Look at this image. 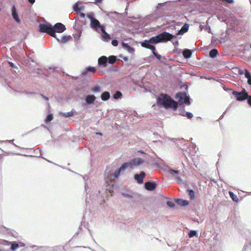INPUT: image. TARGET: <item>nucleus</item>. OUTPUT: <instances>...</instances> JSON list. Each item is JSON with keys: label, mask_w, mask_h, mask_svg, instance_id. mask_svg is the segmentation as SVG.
Returning <instances> with one entry per match:
<instances>
[{"label": "nucleus", "mask_w": 251, "mask_h": 251, "mask_svg": "<svg viewBox=\"0 0 251 251\" xmlns=\"http://www.w3.org/2000/svg\"><path fill=\"white\" fill-rule=\"evenodd\" d=\"M204 30L207 31L208 33H212L211 31V28L208 25L205 26Z\"/></svg>", "instance_id": "nucleus-58"}, {"label": "nucleus", "mask_w": 251, "mask_h": 251, "mask_svg": "<svg viewBox=\"0 0 251 251\" xmlns=\"http://www.w3.org/2000/svg\"><path fill=\"white\" fill-rule=\"evenodd\" d=\"M122 93L119 91H116L113 95V98L115 100H118L119 99H121L122 97Z\"/></svg>", "instance_id": "nucleus-40"}, {"label": "nucleus", "mask_w": 251, "mask_h": 251, "mask_svg": "<svg viewBox=\"0 0 251 251\" xmlns=\"http://www.w3.org/2000/svg\"><path fill=\"white\" fill-rule=\"evenodd\" d=\"M232 94L237 101H242L246 100V98L244 97V96L238 91H233Z\"/></svg>", "instance_id": "nucleus-21"}, {"label": "nucleus", "mask_w": 251, "mask_h": 251, "mask_svg": "<svg viewBox=\"0 0 251 251\" xmlns=\"http://www.w3.org/2000/svg\"><path fill=\"white\" fill-rule=\"evenodd\" d=\"M80 99L84 100V102L82 103V106L84 108H87L95 104L97 98L93 94H89L85 96L83 98H81Z\"/></svg>", "instance_id": "nucleus-5"}, {"label": "nucleus", "mask_w": 251, "mask_h": 251, "mask_svg": "<svg viewBox=\"0 0 251 251\" xmlns=\"http://www.w3.org/2000/svg\"><path fill=\"white\" fill-rule=\"evenodd\" d=\"M70 37L71 36H70L63 35L62 36L61 39H60V42L65 43L69 40Z\"/></svg>", "instance_id": "nucleus-41"}, {"label": "nucleus", "mask_w": 251, "mask_h": 251, "mask_svg": "<svg viewBox=\"0 0 251 251\" xmlns=\"http://www.w3.org/2000/svg\"><path fill=\"white\" fill-rule=\"evenodd\" d=\"M58 248V246L51 247L49 246H41L40 247V249L42 251H56L57 250V248Z\"/></svg>", "instance_id": "nucleus-28"}, {"label": "nucleus", "mask_w": 251, "mask_h": 251, "mask_svg": "<svg viewBox=\"0 0 251 251\" xmlns=\"http://www.w3.org/2000/svg\"><path fill=\"white\" fill-rule=\"evenodd\" d=\"M90 26L92 29L98 32L99 29H101V27L102 26L105 25H101L99 20H98L97 19H93V20H91V21H90Z\"/></svg>", "instance_id": "nucleus-7"}, {"label": "nucleus", "mask_w": 251, "mask_h": 251, "mask_svg": "<svg viewBox=\"0 0 251 251\" xmlns=\"http://www.w3.org/2000/svg\"><path fill=\"white\" fill-rule=\"evenodd\" d=\"M146 176V173L143 171H141L140 174H134V178L139 184H142L144 182V178Z\"/></svg>", "instance_id": "nucleus-13"}, {"label": "nucleus", "mask_w": 251, "mask_h": 251, "mask_svg": "<svg viewBox=\"0 0 251 251\" xmlns=\"http://www.w3.org/2000/svg\"><path fill=\"white\" fill-rule=\"evenodd\" d=\"M183 0H173V1H167V2H163V3H158V4L156 6V9H159L160 7H161L162 6L168 5V3L174 4V3H175L176 1L182 2Z\"/></svg>", "instance_id": "nucleus-26"}, {"label": "nucleus", "mask_w": 251, "mask_h": 251, "mask_svg": "<svg viewBox=\"0 0 251 251\" xmlns=\"http://www.w3.org/2000/svg\"><path fill=\"white\" fill-rule=\"evenodd\" d=\"M240 92L244 96V97L246 98V99L249 97V95L245 88H242V91Z\"/></svg>", "instance_id": "nucleus-45"}, {"label": "nucleus", "mask_w": 251, "mask_h": 251, "mask_svg": "<svg viewBox=\"0 0 251 251\" xmlns=\"http://www.w3.org/2000/svg\"><path fill=\"white\" fill-rule=\"evenodd\" d=\"M145 188L149 191H152L155 190L157 187V184L154 181H148L144 184Z\"/></svg>", "instance_id": "nucleus-15"}, {"label": "nucleus", "mask_w": 251, "mask_h": 251, "mask_svg": "<svg viewBox=\"0 0 251 251\" xmlns=\"http://www.w3.org/2000/svg\"><path fill=\"white\" fill-rule=\"evenodd\" d=\"M10 246V250L12 251H15L19 247V244L16 242H11Z\"/></svg>", "instance_id": "nucleus-36"}, {"label": "nucleus", "mask_w": 251, "mask_h": 251, "mask_svg": "<svg viewBox=\"0 0 251 251\" xmlns=\"http://www.w3.org/2000/svg\"><path fill=\"white\" fill-rule=\"evenodd\" d=\"M91 91L93 93H96L101 92V90L100 87L99 85H96L91 89Z\"/></svg>", "instance_id": "nucleus-39"}, {"label": "nucleus", "mask_w": 251, "mask_h": 251, "mask_svg": "<svg viewBox=\"0 0 251 251\" xmlns=\"http://www.w3.org/2000/svg\"><path fill=\"white\" fill-rule=\"evenodd\" d=\"M150 50H151V52H152L153 56H154L157 53V52L156 51V47L155 46H152L151 48L150 49Z\"/></svg>", "instance_id": "nucleus-54"}, {"label": "nucleus", "mask_w": 251, "mask_h": 251, "mask_svg": "<svg viewBox=\"0 0 251 251\" xmlns=\"http://www.w3.org/2000/svg\"><path fill=\"white\" fill-rule=\"evenodd\" d=\"M192 53H193V51H192V50L187 49H185L182 52V55H183V57L185 59H187L190 58L191 57Z\"/></svg>", "instance_id": "nucleus-27"}, {"label": "nucleus", "mask_w": 251, "mask_h": 251, "mask_svg": "<svg viewBox=\"0 0 251 251\" xmlns=\"http://www.w3.org/2000/svg\"><path fill=\"white\" fill-rule=\"evenodd\" d=\"M8 64L11 68L18 69V67L12 62L8 61Z\"/></svg>", "instance_id": "nucleus-56"}, {"label": "nucleus", "mask_w": 251, "mask_h": 251, "mask_svg": "<svg viewBox=\"0 0 251 251\" xmlns=\"http://www.w3.org/2000/svg\"><path fill=\"white\" fill-rule=\"evenodd\" d=\"M53 25L48 22L44 21L43 23L39 25V31L41 33H46L48 34L55 35V33L52 32Z\"/></svg>", "instance_id": "nucleus-3"}, {"label": "nucleus", "mask_w": 251, "mask_h": 251, "mask_svg": "<svg viewBox=\"0 0 251 251\" xmlns=\"http://www.w3.org/2000/svg\"><path fill=\"white\" fill-rule=\"evenodd\" d=\"M107 58H108V63L109 64H113L118 60L117 56L115 55H110L107 57Z\"/></svg>", "instance_id": "nucleus-30"}, {"label": "nucleus", "mask_w": 251, "mask_h": 251, "mask_svg": "<svg viewBox=\"0 0 251 251\" xmlns=\"http://www.w3.org/2000/svg\"><path fill=\"white\" fill-rule=\"evenodd\" d=\"M161 17V15L157 11L147 16V19L150 22H153L157 20Z\"/></svg>", "instance_id": "nucleus-20"}, {"label": "nucleus", "mask_w": 251, "mask_h": 251, "mask_svg": "<svg viewBox=\"0 0 251 251\" xmlns=\"http://www.w3.org/2000/svg\"><path fill=\"white\" fill-rule=\"evenodd\" d=\"M230 13L229 10H225L218 13L217 17L220 21L225 22L228 19Z\"/></svg>", "instance_id": "nucleus-11"}, {"label": "nucleus", "mask_w": 251, "mask_h": 251, "mask_svg": "<svg viewBox=\"0 0 251 251\" xmlns=\"http://www.w3.org/2000/svg\"><path fill=\"white\" fill-rule=\"evenodd\" d=\"M145 162L144 160L140 157L134 158L128 162H126L129 169L142 165Z\"/></svg>", "instance_id": "nucleus-6"}, {"label": "nucleus", "mask_w": 251, "mask_h": 251, "mask_svg": "<svg viewBox=\"0 0 251 251\" xmlns=\"http://www.w3.org/2000/svg\"><path fill=\"white\" fill-rule=\"evenodd\" d=\"M188 235L190 238H193L194 237H198V231L196 230H191L188 232Z\"/></svg>", "instance_id": "nucleus-37"}, {"label": "nucleus", "mask_w": 251, "mask_h": 251, "mask_svg": "<svg viewBox=\"0 0 251 251\" xmlns=\"http://www.w3.org/2000/svg\"><path fill=\"white\" fill-rule=\"evenodd\" d=\"M175 99L178 100V102L187 105L191 104L190 97L186 92H179L176 93Z\"/></svg>", "instance_id": "nucleus-4"}, {"label": "nucleus", "mask_w": 251, "mask_h": 251, "mask_svg": "<svg viewBox=\"0 0 251 251\" xmlns=\"http://www.w3.org/2000/svg\"><path fill=\"white\" fill-rule=\"evenodd\" d=\"M245 77L247 79L248 84L251 86V74L247 69H245Z\"/></svg>", "instance_id": "nucleus-34"}, {"label": "nucleus", "mask_w": 251, "mask_h": 251, "mask_svg": "<svg viewBox=\"0 0 251 251\" xmlns=\"http://www.w3.org/2000/svg\"><path fill=\"white\" fill-rule=\"evenodd\" d=\"M102 1H103V0H95V1L94 2V3L97 4H100L102 2Z\"/></svg>", "instance_id": "nucleus-64"}, {"label": "nucleus", "mask_w": 251, "mask_h": 251, "mask_svg": "<svg viewBox=\"0 0 251 251\" xmlns=\"http://www.w3.org/2000/svg\"><path fill=\"white\" fill-rule=\"evenodd\" d=\"M154 56H155L157 59L160 60L162 58V56L161 55L157 53Z\"/></svg>", "instance_id": "nucleus-62"}, {"label": "nucleus", "mask_w": 251, "mask_h": 251, "mask_svg": "<svg viewBox=\"0 0 251 251\" xmlns=\"http://www.w3.org/2000/svg\"><path fill=\"white\" fill-rule=\"evenodd\" d=\"M123 14L118 13L117 12H110L106 13V15L110 19H113L115 21H119L122 18Z\"/></svg>", "instance_id": "nucleus-14"}, {"label": "nucleus", "mask_w": 251, "mask_h": 251, "mask_svg": "<svg viewBox=\"0 0 251 251\" xmlns=\"http://www.w3.org/2000/svg\"><path fill=\"white\" fill-rule=\"evenodd\" d=\"M189 25L187 23H185L183 25L181 28L180 29H177V32L175 34L173 38H176L178 35H182L185 33L187 32L189 29Z\"/></svg>", "instance_id": "nucleus-9"}, {"label": "nucleus", "mask_w": 251, "mask_h": 251, "mask_svg": "<svg viewBox=\"0 0 251 251\" xmlns=\"http://www.w3.org/2000/svg\"><path fill=\"white\" fill-rule=\"evenodd\" d=\"M111 44L113 46L117 47L119 44V41L116 39H113Z\"/></svg>", "instance_id": "nucleus-52"}, {"label": "nucleus", "mask_w": 251, "mask_h": 251, "mask_svg": "<svg viewBox=\"0 0 251 251\" xmlns=\"http://www.w3.org/2000/svg\"><path fill=\"white\" fill-rule=\"evenodd\" d=\"M169 172L172 175H175V174H177L178 173L179 171L173 170L172 169H170L169 170Z\"/></svg>", "instance_id": "nucleus-51"}, {"label": "nucleus", "mask_w": 251, "mask_h": 251, "mask_svg": "<svg viewBox=\"0 0 251 251\" xmlns=\"http://www.w3.org/2000/svg\"><path fill=\"white\" fill-rule=\"evenodd\" d=\"M156 103L159 107H162L166 109H171L176 111L178 106V102L174 100L171 96L168 94L161 93L156 97Z\"/></svg>", "instance_id": "nucleus-1"}, {"label": "nucleus", "mask_w": 251, "mask_h": 251, "mask_svg": "<svg viewBox=\"0 0 251 251\" xmlns=\"http://www.w3.org/2000/svg\"><path fill=\"white\" fill-rule=\"evenodd\" d=\"M175 202L179 205L185 207L188 205L189 201L186 200H183L180 198H176L175 199Z\"/></svg>", "instance_id": "nucleus-23"}, {"label": "nucleus", "mask_w": 251, "mask_h": 251, "mask_svg": "<svg viewBox=\"0 0 251 251\" xmlns=\"http://www.w3.org/2000/svg\"><path fill=\"white\" fill-rule=\"evenodd\" d=\"M53 118V114L51 113L49 114L48 115H47V116L45 120V121L46 123H50L52 120Z\"/></svg>", "instance_id": "nucleus-42"}, {"label": "nucleus", "mask_w": 251, "mask_h": 251, "mask_svg": "<svg viewBox=\"0 0 251 251\" xmlns=\"http://www.w3.org/2000/svg\"><path fill=\"white\" fill-rule=\"evenodd\" d=\"M238 73L240 75H245V70H243L241 69H239L238 70Z\"/></svg>", "instance_id": "nucleus-60"}, {"label": "nucleus", "mask_w": 251, "mask_h": 251, "mask_svg": "<svg viewBox=\"0 0 251 251\" xmlns=\"http://www.w3.org/2000/svg\"><path fill=\"white\" fill-rule=\"evenodd\" d=\"M96 69L94 67L88 66L81 73V75H85L89 73H94L96 71Z\"/></svg>", "instance_id": "nucleus-25"}, {"label": "nucleus", "mask_w": 251, "mask_h": 251, "mask_svg": "<svg viewBox=\"0 0 251 251\" xmlns=\"http://www.w3.org/2000/svg\"><path fill=\"white\" fill-rule=\"evenodd\" d=\"M218 53V51L216 49H213L209 52V56L213 59L217 56Z\"/></svg>", "instance_id": "nucleus-32"}, {"label": "nucleus", "mask_w": 251, "mask_h": 251, "mask_svg": "<svg viewBox=\"0 0 251 251\" xmlns=\"http://www.w3.org/2000/svg\"><path fill=\"white\" fill-rule=\"evenodd\" d=\"M211 41L213 43L216 42L217 43H222V42L220 40H219L218 38H215L214 37H212Z\"/></svg>", "instance_id": "nucleus-55"}, {"label": "nucleus", "mask_w": 251, "mask_h": 251, "mask_svg": "<svg viewBox=\"0 0 251 251\" xmlns=\"http://www.w3.org/2000/svg\"><path fill=\"white\" fill-rule=\"evenodd\" d=\"M126 169H129L128 166L126 162L122 164L120 167L115 170L114 173V177L116 179H118L120 176L121 174Z\"/></svg>", "instance_id": "nucleus-8"}, {"label": "nucleus", "mask_w": 251, "mask_h": 251, "mask_svg": "<svg viewBox=\"0 0 251 251\" xmlns=\"http://www.w3.org/2000/svg\"><path fill=\"white\" fill-rule=\"evenodd\" d=\"M179 114L181 116H184L185 113L186 112H185V108L184 106H183L182 107H181L179 109Z\"/></svg>", "instance_id": "nucleus-49"}, {"label": "nucleus", "mask_w": 251, "mask_h": 251, "mask_svg": "<svg viewBox=\"0 0 251 251\" xmlns=\"http://www.w3.org/2000/svg\"><path fill=\"white\" fill-rule=\"evenodd\" d=\"M122 195L123 197H124L125 198H128V199H131L133 198V196L132 195L126 193L125 192H122Z\"/></svg>", "instance_id": "nucleus-46"}, {"label": "nucleus", "mask_w": 251, "mask_h": 251, "mask_svg": "<svg viewBox=\"0 0 251 251\" xmlns=\"http://www.w3.org/2000/svg\"><path fill=\"white\" fill-rule=\"evenodd\" d=\"M140 44L142 47L150 50L152 46H154L152 44L150 39L148 40H144L142 41Z\"/></svg>", "instance_id": "nucleus-22"}, {"label": "nucleus", "mask_w": 251, "mask_h": 251, "mask_svg": "<svg viewBox=\"0 0 251 251\" xmlns=\"http://www.w3.org/2000/svg\"><path fill=\"white\" fill-rule=\"evenodd\" d=\"M59 115L65 118H70L73 117L75 114H76V112L74 109H72L71 111L68 112H59Z\"/></svg>", "instance_id": "nucleus-24"}, {"label": "nucleus", "mask_w": 251, "mask_h": 251, "mask_svg": "<svg viewBox=\"0 0 251 251\" xmlns=\"http://www.w3.org/2000/svg\"><path fill=\"white\" fill-rule=\"evenodd\" d=\"M49 35H50V36H51L52 37L55 38L58 42H60V39L57 37L56 33H55V35H53L52 34H49Z\"/></svg>", "instance_id": "nucleus-63"}, {"label": "nucleus", "mask_w": 251, "mask_h": 251, "mask_svg": "<svg viewBox=\"0 0 251 251\" xmlns=\"http://www.w3.org/2000/svg\"><path fill=\"white\" fill-rule=\"evenodd\" d=\"M74 29H76L77 31V33L74 34L73 36L75 39H78L82 34V29H76V23H75V25L73 26Z\"/></svg>", "instance_id": "nucleus-31"}, {"label": "nucleus", "mask_w": 251, "mask_h": 251, "mask_svg": "<svg viewBox=\"0 0 251 251\" xmlns=\"http://www.w3.org/2000/svg\"><path fill=\"white\" fill-rule=\"evenodd\" d=\"M121 45L123 49L126 50L128 53L133 54L135 52V49L129 45L128 43H125L124 41L121 42Z\"/></svg>", "instance_id": "nucleus-17"}, {"label": "nucleus", "mask_w": 251, "mask_h": 251, "mask_svg": "<svg viewBox=\"0 0 251 251\" xmlns=\"http://www.w3.org/2000/svg\"><path fill=\"white\" fill-rule=\"evenodd\" d=\"M102 32L101 36V39L105 42H109L111 39V37L110 35L107 33L105 31V26H102L101 27V29L100 30Z\"/></svg>", "instance_id": "nucleus-18"}, {"label": "nucleus", "mask_w": 251, "mask_h": 251, "mask_svg": "<svg viewBox=\"0 0 251 251\" xmlns=\"http://www.w3.org/2000/svg\"><path fill=\"white\" fill-rule=\"evenodd\" d=\"M66 26L61 23H57L53 25L52 32L54 33H62L66 30Z\"/></svg>", "instance_id": "nucleus-10"}, {"label": "nucleus", "mask_w": 251, "mask_h": 251, "mask_svg": "<svg viewBox=\"0 0 251 251\" xmlns=\"http://www.w3.org/2000/svg\"><path fill=\"white\" fill-rule=\"evenodd\" d=\"M183 23L182 22H176L175 21H173L171 22V25L169 26V27L172 29L176 30L177 28V26H181Z\"/></svg>", "instance_id": "nucleus-33"}, {"label": "nucleus", "mask_w": 251, "mask_h": 251, "mask_svg": "<svg viewBox=\"0 0 251 251\" xmlns=\"http://www.w3.org/2000/svg\"><path fill=\"white\" fill-rule=\"evenodd\" d=\"M176 180L178 184H180L183 183L182 179L180 176H177L176 177Z\"/></svg>", "instance_id": "nucleus-57"}, {"label": "nucleus", "mask_w": 251, "mask_h": 251, "mask_svg": "<svg viewBox=\"0 0 251 251\" xmlns=\"http://www.w3.org/2000/svg\"><path fill=\"white\" fill-rule=\"evenodd\" d=\"M184 116L187 117L189 119H191L193 117V114L190 112H186Z\"/></svg>", "instance_id": "nucleus-47"}, {"label": "nucleus", "mask_w": 251, "mask_h": 251, "mask_svg": "<svg viewBox=\"0 0 251 251\" xmlns=\"http://www.w3.org/2000/svg\"><path fill=\"white\" fill-rule=\"evenodd\" d=\"M110 98V94L108 91H104L101 94L100 98L103 101H106Z\"/></svg>", "instance_id": "nucleus-29"}, {"label": "nucleus", "mask_w": 251, "mask_h": 251, "mask_svg": "<svg viewBox=\"0 0 251 251\" xmlns=\"http://www.w3.org/2000/svg\"><path fill=\"white\" fill-rule=\"evenodd\" d=\"M119 70V67L117 66H111L109 68V71L112 72H117Z\"/></svg>", "instance_id": "nucleus-48"}, {"label": "nucleus", "mask_w": 251, "mask_h": 251, "mask_svg": "<svg viewBox=\"0 0 251 251\" xmlns=\"http://www.w3.org/2000/svg\"><path fill=\"white\" fill-rule=\"evenodd\" d=\"M173 39L174 38H173L172 39V41H170L173 43V45H174L175 49H176L178 46V42L177 40L174 41Z\"/></svg>", "instance_id": "nucleus-50"}, {"label": "nucleus", "mask_w": 251, "mask_h": 251, "mask_svg": "<svg viewBox=\"0 0 251 251\" xmlns=\"http://www.w3.org/2000/svg\"><path fill=\"white\" fill-rule=\"evenodd\" d=\"M108 64V58H107L106 56L103 55L99 58L98 64L100 68H105Z\"/></svg>", "instance_id": "nucleus-12"}, {"label": "nucleus", "mask_w": 251, "mask_h": 251, "mask_svg": "<svg viewBox=\"0 0 251 251\" xmlns=\"http://www.w3.org/2000/svg\"><path fill=\"white\" fill-rule=\"evenodd\" d=\"M174 36L172 33L163 31L155 36L151 37L150 40L152 44L155 46V44L160 43H166L169 41H172Z\"/></svg>", "instance_id": "nucleus-2"}, {"label": "nucleus", "mask_w": 251, "mask_h": 251, "mask_svg": "<svg viewBox=\"0 0 251 251\" xmlns=\"http://www.w3.org/2000/svg\"><path fill=\"white\" fill-rule=\"evenodd\" d=\"M223 89L225 91L227 92H232V90L230 88H227L225 86H223Z\"/></svg>", "instance_id": "nucleus-61"}, {"label": "nucleus", "mask_w": 251, "mask_h": 251, "mask_svg": "<svg viewBox=\"0 0 251 251\" xmlns=\"http://www.w3.org/2000/svg\"><path fill=\"white\" fill-rule=\"evenodd\" d=\"M11 15L13 19L17 23H20L21 20L19 17L17 9L15 5H13L11 7Z\"/></svg>", "instance_id": "nucleus-16"}, {"label": "nucleus", "mask_w": 251, "mask_h": 251, "mask_svg": "<svg viewBox=\"0 0 251 251\" xmlns=\"http://www.w3.org/2000/svg\"><path fill=\"white\" fill-rule=\"evenodd\" d=\"M187 192L190 197V200H193L195 198V193L194 191L190 188L187 189Z\"/></svg>", "instance_id": "nucleus-35"}, {"label": "nucleus", "mask_w": 251, "mask_h": 251, "mask_svg": "<svg viewBox=\"0 0 251 251\" xmlns=\"http://www.w3.org/2000/svg\"><path fill=\"white\" fill-rule=\"evenodd\" d=\"M247 100V103L251 107V95H249V97L246 99Z\"/></svg>", "instance_id": "nucleus-59"}, {"label": "nucleus", "mask_w": 251, "mask_h": 251, "mask_svg": "<svg viewBox=\"0 0 251 251\" xmlns=\"http://www.w3.org/2000/svg\"><path fill=\"white\" fill-rule=\"evenodd\" d=\"M87 18L90 20V21L91 20H93V19H96L95 17V14L93 12H90L87 14Z\"/></svg>", "instance_id": "nucleus-43"}, {"label": "nucleus", "mask_w": 251, "mask_h": 251, "mask_svg": "<svg viewBox=\"0 0 251 251\" xmlns=\"http://www.w3.org/2000/svg\"><path fill=\"white\" fill-rule=\"evenodd\" d=\"M81 5V3L80 1H78L75 2L73 6V9L74 12L78 14L81 12L84 9V6Z\"/></svg>", "instance_id": "nucleus-19"}, {"label": "nucleus", "mask_w": 251, "mask_h": 251, "mask_svg": "<svg viewBox=\"0 0 251 251\" xmlns=\"http://www.w3.org/2000/svg\"><path fill=\"white\" fill-rule=\"evenodd\" d=\"M229 195L230 198L231 200L235 202H238L239 201V199L237 198V196L232 192L229 191Z\"/></svg>", "instance_id": "nucleus-38"}, {"label": "nucleus", "mask_w": 251, "mask_h": 251, "mask_svg": "<svg viewBox=\"0 0 251 251\" xmlns=\"http://www.w3.org/2000/svg\"><path fill=\"white\" fill-rule=\"evenodd\" d=\"M11 243V242L3 240L1 242V244L4 246H9L10 245V244Z\"/></svg>", "instance_id": "nucleus-53"}, {"label": "nucleus", "mask_w": 251, "mask_h": 251, "mask_svg": "<svg viewBox=\"0 0 251 251\" xmlns=\"http://www.w3.org/2000/svg\"><path fill=\"white\" fill-rule=\"evenodd\" d=\"M166 204L170 208H174L175 207V203L170 201H166Z\"/></svg>", "instance_id": "nucleus-44"}]
</instances>
